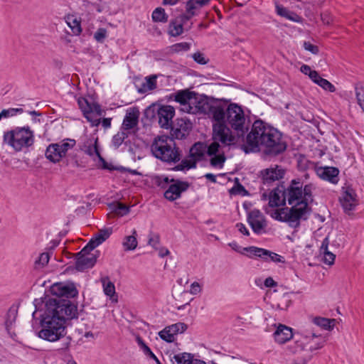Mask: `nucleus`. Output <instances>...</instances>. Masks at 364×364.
Listing matches in <instances>:
<instances>
[{"label": "nucleus", "instance_id": "f257e3e1", "mask_svg": "<svg viewBox=\"0 0 364 364\" xmlns=\"http://www.w3.org/2000/svg\"><path fill=\"white\" fill-rule=\"evenodd\" d=\"M74 306H58L53 301L48 302L40 315L41 331L38 336L49 342H55L64 338L67 333V322L78 318L74 314Z\"/></svg>", "mask_w": 364, "mask_h": 364}, {"label": "nucleus", "instance_id": "f03ea898", "mask_svg": "<svg viewBox=\"0 0 364 364\" xmlns=\"http://www.w3.org/2000/svg\"><path fill=\"white\" fill-rule=\"evenodd\" d=\"M170 135L156 136L151 145L153 156L167 164H176L181 160L182 151L176 146L175 139H183L186 136L176 127L174 122L171 124Z\"/></svg>", "mask_w": 364, "mask_h": 364}, {"label": "nucleus", "instance_id": "7ed1b4c3", "mask_svg": "<svg viewBox=\"0 0 364 364\" xmlns=\"http://www.w3.org/2000/svg\"><path fill=\"white\" fill-rule=\"evenodd\" d=\"M50 292L53 297H49L45 296L43 298H41V300L37 299H34L33 304L36 307L35 311L32 314V316L34 318L35 315L38 311V306L41 303H44L45 307H47V304L48 302L55 301L58 306L61 305L74 306L75 315L79 316V312L77 309V304L74 303L70 299H73L77 296L78 290L77 289L75 284L73 282L69 283H63V282H57L53 284L50 288ZM74 311V310H72Z\"/></svg>", "mask_w": 364, "mask_h": 364}, {"label": "nucleus", "instance_id": "20e7f679", "mask_svg": "<svg viewBox=\"0 0 364 364\" xmlns=\"http://www.w3.org/2000/svg\"><path fill=\"white\" fill-rule=\"evenodd\" d=\"M303 183L299 178L291 181L288 187H285L284 182H279L269 196V205L271 208L285 206L287 199L290 205H293L296 200L302 198Z\"/></svg>", "mask_w": 364, "mask_h": 364}, {"label": "nucleus", "instance_id": "39448f33", "mask_svg": "<svg viewBox=\"0 0 364 364\" xmlns=\"http://www.w3.org/2000/svg\"><path fill=\"white\" fill-rule=\"evenodd\" d=\"M208 115L212 117L217 123L213 126V139L219 140L224 145H230L235 141L236 136L226 124V108L220 101L215 99L211 105Z\"/></svg>", "mask_w": 364, "mask_h": 364}, {"label": "nucleus", "instance_id": "423d86ee", "mask_svg": "<svg viewBox=\"0 0 364 364\" xmlns=\"http://www.w3.org/2000/svg\"><path fill=\"white\" fill-rule=\"evenodd\" d=\"M269 124L258 119L252 124L250 130L248 131L242 140L244 144L241 149L245 154L257 153L261 151V145L264 142L267 127Z\"/></svg>", "mask_w": 364, "mask_h": 364}, {"label": "nucleus", "instance_id": "0eeeda50", "mask_svg": "<svg viewBox=\"0 0 364 364\" xmlns=\"http://www.w3.org/2000/svg\"><path fill=\"white\" fill-rule=\"evenodd\" d=\"M264 142L261 145L260 152L267 158H274L283 153L287 149V143L283 138V134L272 125L267 127Z\"/></svg>", "mask_w": 364, "mask_h": 364}, {"label": "nucleus", "instance_id": "6e6552de", "mask_svg": "<svg viewBox=\"0 0 364 364\" xmlns=\"http://www.w3.org/2000/svg\"><path fill=\"white\" fill-rule=\"evenodd\" d=\"M4 142L12 147L16 151L28 149L34 144V132L28 126L16 127L13 129L5 132Z\"/></svg>", "mask_w": 364, "mask_h": 364}, {"label": "nucleus", "instance_id": "1a4fd4ad", "mask_svg": "<svg viewBox=\"0 0 364 364\" xmlns=\"http://www.w3.org/2000/svg\"><path fill=\"white\" fill-rule=\"evenodd\" d=\"M225 121L236 132L237 137L244 140L250 126L245 124L246 118L242 107L236 103H230L226 108Z\"/></svg>", "mask_w": 364, "mask_h": 364}, {"label": "nucleus", "instance_id": "9d476101", "mask_svg": "<svg viewBox=\"0 0 364 364\" xmlns=\"http://www.w3.org/2000/svg\"><path fill=\"white\" fill-rule=\"evenodd\" d=\"M274 218L280 222L289 223V226L297 228L300 226V220H306L310 215L304 210V209L293 205L290 208H282L275 210Z\"/></svg>", "mask_w": 364, "mask_h": 364}, {"label": "nucleus", "instance_id": "9b49d317", "mask_svg": "<svg viewBox=\"0 0 364 364\" xmlns=\"http://www.w3.org/2000/svg\"><path fill=\"white\" fill-rule=\"evenodd\" d=\"M345 185L346 186H343V211L346 215L352 218L353 211L359 205V198L354 188Z\"/></svg>", "mask_w": 364, "mask_h": 364}, {"label": "nucleus", "instance_id": "f8f14e48", "mask_svg": "<svg viewBox=\"0 0 364 364\" xmlns=\"http://www.w3.org/2000/svg\"><path fill=\"white\" fill-rule=\"evenodd\" d=\"M247 220L255 234L262 235L266 232L265 228L267 226V223L259 210L254 209L250 211L247 214Z\"/></svg>", "mask_w": 364, "mask_h": 364}, {"label": "nucleus", "instance_id": "ddd939ff", "mask_svg": "<svg viewBox=\"0 0 364 364\" xmlns=\"http://www.w3.org/2000/svg\"><path fill=\"white\" fill-rule=\"evenodd\" d=\"M189 187L190 183L188 182L175 179V181L165 191L164 196L166 200L171 202L174 201L180 198L182 193L186 191Z\"/></svg>", "mask_w": 364, "mask_h": 364}, {"label": "nucleus", "instance_id": "4468645a", "mask_svg": "<svg viewBox=\"0 0 364 364\" xmlns=\"http://www.w3.org/2000/svg\"><path fill=\"white\" fill-rule=\"evenodd\" d=\"M315 173L319 178L332 184L335 185L339 182L340 170L337 167L318 165Z\"/></svg>", "mask_w": 364, "mask_h": 364}, {"label": "nucleus", "instance_id": "2eb2a0df", "mask_svg": "<svg viewBox=\"0 0 364 364\" xmlns=\"http://www.w3.org/2000/svg\"><path fill=\"white\" fill-rule=\"evenodd\" d=\"M100 255L99 250L95 251L91 255H75V269L78 272H84L86 269L92 268L97 262Z\"/></svg>", "mask_w": 364, "mask_h": 364}, {"label": "nucleus", "instance_id": "dca6fc26", "mask_svg": "<svg viewBox=\"0 0 364 364\" xmlns=\"http://www.w3.org/2000/svg\"><path fill=\"white\" fill-rule=\"evenodd\" d=\"M157 117V122L159 126L166 129H168L174 121L172 120L175 115V109L171 105H159V109Z\"/></svg>", "mask_w": 364, "mask_h": 364}, {"label": "nucleus", "instance_id": "f3484780", "mask_svg": "<svg viewBox=\"0 0 364 364\" xmlns=\"http://www.w3.org/2000/svg\"><path fill=\"white\" fill-rule=\"evenodd\" d=\"M284 174L285 171L279 166H276L274 168L264 169L261 171L262 183L264 186H270L274 182L283 178Z\"/></svg>", "mask_w": 364, "mask_h": 364}, {"label": "nucleus", "instance_id": "a211bd4d", "mask_svg": "<svg viewBox=\"0 0 364 364\" xmlns=\"http://www.w3.org/2000/svg\"><path fill=\"white\" fill-rule=\"evenodd\" d=\"M215 99L213 97H209L205 95H199L196 92V95L193 98L191 105H194L192 111L193 113L199 112L202 114H207L210 109L211 108V105Z\"/></svg>", "mask_w": 364, "mask_h": 364}, {"label": "nucleus", "instance_id": "6ab92c4d", "mask_svg": "<svg viewBox=\"0 0 364 364\" xmlns=\"http://www.w3.org/2000/svg\"><path fill=\"white\" fill-rule=\"evenodd\" d=\"M196 95L194 91L188 90H181L171 95L170 98H173L176 102L180 103L185 107L188 113L193 112L192 109L193 107L191 106L193 98ZM184 109V108L183 109Z\"/></svg>", "mask_w": 364, "mask_h": 364}, {"label": "nucleus", "instance_id": "aec40b11", "mask_svg": "<svg viewBox=\"0 0 364 364\" xmlns=\"http://www.w3.org/2000/svg\"><path fill=\"white\" fill-rule=\"evenodd\" d=\"M139 111L137 108H133L132 111L127 112L123 119L120 130L129 132L130 129L137 126L139 122Z\"/></svg>", "mask_w": 364, "mask_h": 364}, {"label": "nucleus", "instance_id": "412c9836", "mask_svg": "<svg viewBox=\"0 0 364 364\" xmlns=\"http://www.w3.org/2000/svg\"><path fill=\"white\" fill-rule=\"evenodd\" d=\"M274 340L279 344H284L293 338L292 328L279 324L273 334Z\"/></svg>", "mask_w": 364, "mask_h": 364}, {"label": "nucleus", "instance_id": "4be33fe9", "mask_svg": "<svg viewBox=\"0 0 364 364\" xmlns=\"http://www.w3.org/2000/svg\"><path fill=\"white\" fill-rule=\"evenodd\" d=\"M159 105V103H152L145 109L144 116L141 118V122L144 125L157 122Z\"/></svg>", "mask_w": 364, "mask_h": 364}, {"label": "nucleus", "instance_id": "5701e85b", "mask_svg": "<svg viewBox=\"0 0 364 364\" xmlns=\"http://www.w3.org/2000/svg\"><path fill=\"white\" fill-rule=\"evenodd\" d=\"M45 155L48 160L54 164L59 162L64 157L58 143L49 144L46 150Z\"/></svg>", "mask_w": 364, "mask_h": 364}, {"label": "nucleus", "instance_id": "b1692460", "mask_svg": "<svg viewBox=\"0 0 364 364\" xmlns=\"http://www.w3.org/2000/svg\"><path fill=\"white\" fill-rule=\"evenodd\" d=\"M77 104L82 112L84 117L87 121L92 122V126H97L100 123V119L93 121L91 118L90 114H92V110L90 102L85 97H79L77 100Z\"/></svg>", "mask_w": 364, "mask_h": 364}, {"label": "nucleus", "instance_id": "393cba45", "mask_svg": "<svg viewBox=\"0 0 364 364\" xmlns=\"http://www.w3.org/2000/svg\"><path fill=\"white\" fill-rule=\"evenodd\" d=\"M205 142H196L189 150V157L196 159L198 162L205 160Z\"/></svg>", "mask_w": 364, "mask_h": 364}, {"label": "nucleus", "instance_id": "a878e982", "mask_svg": "<svg viewBox=\"0 0 364 364\" xmlns=\"http://www.w3.org/2000/svg\"><path fill=\"white\" fill-rule=\"evenodd\" d=\"M276 13L277 15L284 17L288 20H290L293 22H300L301 17L296 14L295 12L290 11L287 8L280 5L279 4H276Z\"/></svg>", "mask_w": 364, "mask_h": 364}, {"label": "nucleus", "instance_id": "bb28decb", "mask_svg": "<svg viewBox=\"0 0 364 364\" xmlns=\"http://www.w3.org/2000/svg\"><path fill=\"white\" fill-rule=\"evenodd\" d=\"M184 28L176 18L171 19L168 24V34L172 37H177L183 33Z\"/></svg>", "mask_w": 364, "mask_h": 364}, {"label": "nucleus", "instance_id": "cd10ccee", "mask_svg": "<svg viewBox=\"0 0 364 364\" xmlns=\"http://www.w3.org/2000/svg\"><path fill=\"white\" fill-rule=\"evenodd\" d=\"M242 251L248 252L249 254L247 255V256L250 258L259 257L264 259V261L267 260V257H265V255H267L268 252L267 250L266 249L257 247L255 246H250L243 247Z\"/></svg>", "mask_w": 364, "mask_h": 364}, {"label": "nucleus", "instance_id": "c85d7f7f", "mask_svg": "<svg viewBox=\"0 0 364 364\" xmlns=\"http://www.w3.org/2000/svg\"><path fill=\"white\" fill-rule=\"evenodd\" d=\"M17 315V308L11 306L8 310L5 320V328L9 333H11V330L16 322Z\"/></svg>", "mask_w": 364, "mask_h": 364}, {"label": "nucleus", "instance_id": "c756f323", "mask_svg": "<svg viewBox=\"0 0 364 364\" xmlns=\"http://www.w3.org/2000/svg\"><path fill=\"white\" fill-rule=\"evenodd\" d=\"M101 282L103 287V291L106 296H109L114 301L113 297L116 294L115 286L112 282L110 281L109 277H104L101 278Z\"/></svg>", "mask_w": 364, "mask_h": 364}, {"label": "nucleus", "instance_id": "7c9ffc66", "mask_svg": "<svg viewBox=\"0 0 364 364\" xmlns=\"http://www.w3.org/2000/svg\"><path fill=\"white\" fill-rule=\"evenodd\" d=\"M136 235L137 233L136 230H133L132 235L126 236L124 238L122 245L125 251H132L136 249L138 244Z\"/></svg>", "mask_w": 364, "mask_h": 364}, {"label": "nucleus", "instance_id": "2f4dec72", "mask_svg": "<svg viewBox=\"0 0 364 364\" xmlns=\"http://www.w3.org/2000/svg\"><path fill=\"white\" fill-rule=\"evenodd\" d=\"M229 193L233 196H250L249 191L240 183L238 178H235L234 186L229 190Z\"/></svg>", "mask_w": 364, "mask_h": 364}, {"label": "nucleus", "instance_id": "473e14b6", "mask_svg": "<svg viewBox=\"0 0 364 364\" xmlns=\"http://www.w3.org/2000/svg\"><path fill=\"white\" fill-rule=\"evenodd\" d=\"M109 209L118 216L127 215L130 211V208L122 203L115 202L109 205Z\"/></svg>", "mask_w": 364, "mask_h": 364}, {"label": "nucleus", "instance_id": "72a5a7b5", "mask_svg": "<svg viewBox=\"0 0 364 364\" xmlns=\"http://www.w3.org/2000/svg\"><path fill=\"white\" fill-rule=\"evenodd\" d=\"M130 134V132H126L124 130H120L113 136L112 139V146L115 149H118L123 142L127 144V141L124 140L129 136V134Z\"/></svg>", "mask_w": 364, "mask_h": 364}, {"label": "nucleus", "instance_id": "f704fd0d", "mask_svg": "<svg viewBox=\"0 0 364 364\" xmlns=\"http://www.w3.org/2000/svg\"><path fill=\"white\" fill-rule=\"evenodd\" d=\"M137 343L143 353L145 355L149 357L151 359H153L154 361L156 362V364H161L158 358L155 355V354L151 351L150 348L144 343L141 337H137Z\"/></svg>", "mask_w": 364, "mask_h": 364}, {"label": "nucleus", "instance_id": "c9c22d12", "mask_svg": "<svg viewBox=\"0 0 364 364\" xmlns=\"http://www.w3.org/2000/svg\"><path fill=\"white\" fill-rule=\"evenodd\" d=\"M313 321L314 324L324 330H331L333 328L336 320L317 316L314 318Z\"/></svg>", "mask_w": 364, "mask_h": 364}, {"label": "nucleus", "instance_id": "e433bc0d", "mask_svg": "<svg viewBox=\"0 0 364 364\" xmlns=\"http://www.w3.org/2000/svg\"><path fill=\"white\" fill-rule=\"evenodd\" d=\"M151 18L154 22L166 23L168 16L166 14L164 9L157 7L153 11Z\"/></svg>", "mask_w": 364, "mask_h": 364}, {"label": "nucleus", "instance_id": "4c0bfd02", "mask_svg": "<svg viewBox=\"0 0 364 364\" xmlns=\"http://www.w3.org/2000/svg\"><path fill=\"white\" fill-rule=\"evenodd\" d=\"M174 123L186 136H188L189 132L192 129V123L187 119L178 118L174 121Z\"/></svg>", "mask_w": 364, "mask_h": 364}, {"label": "nucleus", "instance_id": "58836bf2", "mask_svg": "<svg viewBox=\"0 0 364 364\" xmlns=\"http://www.w3.org/2000/svg\"><path fill=\"white\" fill-rule=\"evenodd\" d=\"M191 48V43L187 42H181L175 43L166 48L168 53H176L181 51H188Z\"/></svg>", "mask_w": 364, "mask_h": 364}, {"label": "nucleus", "instance_id": "ea45409f", "mask_svg": "<svg viewBox=\"0 0 364 364\" xmlns=\"http://www.w3.org/2000/svg\"><path fill=\"white\" fill-rule=\"evenodd\" d=\"M193 357V354L189 353H178L173 355L171 362L173 364H188Z\"/></svg>", "mask_w": 364, "mask_h": 364}, {"label": "nucleus", "instance_id": "a19ab883", "mask_svg": "<svg viewBox=\"0 0 364 364\" xmlns=\"http://www.w3.org/2000/svg\"><path fill=\"white\" fill-rule=\"evenodd\" d=\"M226 161V156L223 152L217 155L212 156L210 159V164L212 167L222 168L224 166Z\"/></svg>", "mask_w": 364, "mask_h": 364}, {"label": "nucleus", "instance_id": "79ce46f5", "mask_svg": "<svg viewBox=\"0 0 364 364\" xmlns=\"http://www.w3.org/2000/svg\"><path fill=\"white\" fill-rule=\"evenodd\" d=\"M298 166L301 170L312 169L316 172V168L318 167V163L311 161L304 156H301L298 161Z\"/></svg>", "mask_w": 364, "mask_h": 364}, {"label": "nucleus", "instance_id": "37998d69", "mask_svg": "<svg viewBox=\"0 0 364 364\" xmlns=\"http://www.w3.org/2000/svg\"><path fill=\"white\" fill-rule=\"evenodd\" d=\"M112 233V228H104L99 230V232L96 234L94 237L96 239V240L98 241V242L100 243V245L105 242L107 239L109 237V236Z\"/></svg>", "mask_w": 364, "mask_h": 364}, {"label": "nucleus", "instance_id": "c03bdc74", "mask_svg": "<svg viewBox=\"0 0 364 364\" xmlns=\"http://www.w3.org/2000/svg\"><path fill=\"white\" fill-rule=\"evenodd\" d=\"M355 90L358 104L364 112V87L360 84H357Z\"/></svg>", "mask_w": 364, "mask_h": 364}, {"label": "nucleus", "instance_id": "a18cd8bd", "mask_svg": "<svg viewBox=\"0 0 364 364\" xmlns=\"http://www.w3.org/2000/svg\"><path fill=\"white\" fill-rule=\"evenodd\" d=\"M23 112V109L22 108H9L4 109L0 112V117L3 118H9L11 117H14L18 114H21Z\"/></svg>", "mask_w": 364, "mask_h": 364}, {"label": "nucleus", "instance_id": "49530a36", "mask_svg": "<svg viewBox=\"0 0 364 364\" xmlns=\"http://www.w3.org/2000/svg\"><path fill=\"white\" fill-rule=\"evenodd\" d=\"M214 141L212 142L210 144L207 145L205 143V151L206 154L209 156H212L214 155L218 154L219 149L220 148V145L217 141L218 140L213 139Z\"/></svg>", "mask_w": 364, "mask_h": 364}, {"label": "nucleus", "instance_id": "de8ad7c7", "mask_svg": "<svg viewBox=\"0 0 364 364\" xmlns=\"http://www.w3.org/2000/svg\"><path fill=\"white\" fill-rule=\"evenodd\" d=\"M160 338L167 343H172L174 341V334L169 329V326L166 327L159 333Z\"/></svg>", "mask_w": 364, "mask_h": 364}, {"label": "nucleus", "instance_id": "09e8293b", "mask_svg": "<svg viewBox=\"0 0 364 364\" xmlns=\"http://www.w3.org/2000/svg\"><path fill=\"white\" fill-rule=\"evenodd\" d=\"M50 259V255L48 252H43L41 253L38 258L35 261L36 268L43 267L46 265Z\"/></svg>", "mask_w": 364, "mask_h": 364}, {"label": "nucleus", "instance_id": "8fccbe9b", "mask_svg": "<svg viewBox=\"0 0 364 364\" xmlns=\"http://www.w3.org/2000/svg\"><path fill=\"white\" fill-rule=\"evenodd\" d=\"M66 141H63L61 144H59V147L64 157L65 156L68 151L73 148L76 143L75 139H66Z\"/></svg>", "mask_w": 364, "mask_h": 364}, {"label": "nucleus", "instance_id": "3c124183", "mask_svg": "<svg viewBox=\"0 0 364 364\" xmlns=\"http://www.w3.org/2000/svg\"><path fill=\"white\" fill-rule=\"evenodd\" d=\"M187 328L188 326L186 323L181 322H178L169 326V329L173 333L174 335L182 333L186 331Z\"/></svg>", "mask_w": 364, "mask_h": 364}, {"label": "nucleus", "instance_id": "603ef678", "mask_svg": "<svg viewBox=\"0 0 364 364\" xmlns=\"http://www.w3.org/2000/svg\"><path fill=\"white\" fill-rule=\"evenodd\" d=\"M267 254L265 255V257H267V261H272L274 262H282V263H284L285 262V260L284 259V257L275 252H273L270 250H267Z\"/></svg>", "mask_w": 364, "mask_h": 364}, {"label": "nucleus", "instance_id": "864d4df0", "mask_svg": "<svg viewBox=\"0 0 364 364\" xmlns=\"http://www.w3.org/2000/svg\"><path fill=\"white\" fill-rule=\"evenodd\" d=\"M196 15V12L192 11H186V13L181 14L176 16V18L182 23V25H184L188 22L193 16Z\"/></svg>", "mask_w": 364, "mask_h": 364}, {"label": "nucleus", "instance_id": "5fc2aeb1", "mask_svg": "<svg viewBox=\"0 0 364 364\" xmlns=\"http://www.w3.org/2000/svg\"><path fill=\"white\" fill-rule=\"evenodd\" d=\"M107 37V30L104 28H100L94 34V38L98 43H103Z\"/></svg>", "mask_w": 364, "mask_h": 364}, {"label": "nucleus", "instance_id": "6e6d98bb", "mask_svg": "<svg viewBox=\"0 0 364 364\" xmlns=\"http://www.w3.org/2000/svg\"><path fill=\"white\" fill-rule=\"evenodd\" d=\"M193 60L200 65H205L208 63L209 60L206 59L204 54L200 52H196L192 55Z\"/></svg>", "mask_w": 364, "mask_h": 364}, {"label": "nucleus", "instance_id": "4d7b16f0", "mask_svg": "<svg viewBox=\"0 0 364 364\" xmlns=\"http://www.w3.org/2000/svg\"><path fill=\"white\" fill-rule=\"evenodd\" d=\"M309 198H304L302 196V198L300 200H296L294 204L296 206L302 205L301 207H299V208L301 209H304V211L310 213L311 211V208L309 206Z\"/></svg>", "mask_w": 364, "mask_h": 364}, {"label": "nucleus", "instance_id": "13d9d810", "mask_svg": "<svg viewBox=\"0 0 364 364\" xmlns=\"http://www.w3.org/2000/svg\"><path fill=\"white\" fill-rule=\"evenodd\" d=\"M320 87H321L325 90H328L329 92H334L335 87L333 84H331L328 80L321 77L319 80V82L317 83Z\"/></svg>", "mask_w": 364, "mask_h": 364}, {"label": "nucleus", "instance_id": "bf43d9fd", "mask_svg": "<svg viewBox=\"0 0 364 364\" xmlns=\"http://www.w3.org/2000/svg\"><path fill=\"white\" fill-rule=\"evenodd\" d=\"M145 83L149 90H153L156 88V76L150 75L146 77Z\"/></svg>", "mask_w": 364, "mask_h": 364}, {"label": "nucleus", "instance_id": "052dcab7", "mask_svg": "<svg viewBox=\"0 0 364 364\" xmlns=\"http://www.w3.org/2000/svg\"><path fill=\"white\" fill-rule=\"evenodd\" d=\"M68 24L70 26V28H71L73 34L79 35L81 33L82 28H81L80 23L79 21H77L76 19H73L72 23L70 22H68Z\"/></svg>", "mask_w": 364, "mask_h": 364}, {"label": "nucleus", "instance_id": "680f3d73", "mask_svg": "<svg viewBox=\"0 0 364 364\" xmlns=\"http://www.w3.org/2000/svg\"><path fill=\"white\" fill-rule=\"evenodd\" d=\"M281 299L282 301V303H278L277 308L281 310H285L288 308L289 304L291 303L289 294H284Z\"/></svg>", "mask_w": 364, "mask_h": 364}, {"label": "nucleus", "instance_id": "e2e57ef3", "mask_svg": "<svg viewBox=\"0 0 364 364\" xmlns=\"http://www.w3.org/2000/svg\"><path fill=\"white\" fill-rule=\"evenodd\" d=\"M303 46L306 50L311 52L312 54L316 55L319 52L318 47L316 45L311 43L309 41H304Z\"/></svg>", "mask_w": 364, "mask_h": 364}, {"label": "nucleus", "instance_id": "0e129e2a", "mask_svg": "<svg viewBox=\"0 0 364 364\" xmlns=\"http://www.w3.org/2000/svg\"><path fill=\"white\" fill-rule=\"evenodd\" d=\"M160 243V237L158 234L154 235L149 237L148 244L154 247L155 250H158V245Z\"/></svg>", "mask_w": 364, "mask_h": 364}, {"label": "nucleus", "instance_id": "69168bd1", "mask_svg": "<svg viewBox=\"0 0 364 364\" xmlns=\"http://www.w3.org/2000/svg\"><path fill=\"white\" fill-rule=\"evenodd\" d=\"M183 164L185 166L186 170L196 168L197 166V162H198L196 159L191 158V159H183L182 160Z\"/></svg>", "mask_w": 364, "mask_h": 364}, {"label": "nucleus", "instance_id": "338daca9", "mask_svg": "<svg viewBox=\"0 0 364 364\" xmlns=\"http://www.w3.org/2000/svg\"><path fill=\"white\" fill-rule=\"evenodd\" d=\"M200 8L196 0H188L186 3V11L195 12V10Z\"/></svg>", "mask_w": 364, "mask_h": 364}, {"label": "nucleus", "instance_id": "774afa93", "mask_svg": "<svg viewBox=\"0 0 364 364\" xmlns=\"http://www.w3.org/2000/svg\"><path fill=\"white\" fill-rule=\"evenodd\" d=\"M323 254V262L327 264H332L335 260V255L332 252L327 251L324 252Z\"/></svg>", "mask_w": 364, "mask_h": 364}]
</instances>
